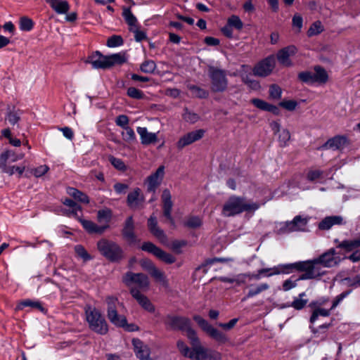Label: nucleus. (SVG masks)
Wrapping results in <instances>:
<instances>
[{
    "label": "nucleus",
    "mask_w": 360,
    "mask_h": 360,
    "mask_svg": "<svg viewBox=\"0 0 360 360\" xmlns=\"http://www.w3.org/2000/svg\"><path fill=\"white\" fill-rule=\"evenodd\" d=\"M165 323L170 329L184 332L189 340L192 346L191 348L182 340H179L176 342V347L184 357L192 360L221 359V353L202 345L196 331L191 326V321L188 318L168 315L165 319Z\"/></svg>",
    "instance_id": "1"
},
{
    "label": "nucleus",
    "mask_w": 360,
    "mask_h": 360,
    "mask_svg": "<svg viewBox=\"0 0 360 360\" xmlns=\"http://www.w3.org/2000/svg\"><path fill=\"white\" fill-rule=\"evenodd\" d=\"M341 261L335 249L330 248L313 259L298 262V271L304 272L300 279H318L326 273L323 268L336 266Z\"/></svg>",
    "instance_id": "2"
},
{
    "label": "nucleus",
    "mask_w": 360,
    "mask_h": 360,
    "mask_svg": "<svg viewBox=\"0 0 360 360\" xmlns=\"http://www.w3.org/2000/svg\"><path fill=\"white\" fill-rule=\"evenodd\" d=\"M259 207V205L257 203L233 195L229 197L224 204L221 213L224 217H230L243 212H254Z\"/></svg>",
    "instance_id": "3"
},
{
    "label": "nucleus",
    "mask_w": 360,
    "mask_h": 360,
    "mask_svg": "<svg viewBox=\"0 0 360 360\" xmlns=\"http://www.w3.org/2000/svg\"><path fill=\"white\" fill-rule=\"evenodd\" d=\"M87 62L95 69H107L123 64L126 62V58L122 53L103 56L99 51H96L88 58Z\"/></svg>",
    "instance_id": "4"
},
{
    "label": "nucleus",
    "mask_w": 360,
    "mask_h": 360,
    "mask_svg": "<svg viewBox=\"0 0 360 360\" xmlns=\"http://www.w3.org/2000/svg\"><path fill=\"white\" fill-rule=\"evenodd\" d=\"M86 319L89 326L93 331L104 335L108 330V324L101 314L95 307L87 306L85 309Z\"/></svg>",
    "instance_id": "5"
},
{
    "label": "nucleus",
    "mask_w": 360,
    "mask_h": 360,
    "mask_svg": "<svg viewBox=\"0 0 360 360\" xmlns=\"http://www.w3.org/2000/svg\"><path fill=\"white\" fill-rule=\"evenodd\" d=\"M97 248L101 254L110 262H119L124 257L122 248L113 241L101 239L98 242Z\"/></svg>",
    "instance_id": "6"
},
{
    "label": "nucleus",
    "mask_w": 360,
    "mask_h": 360,
    "mask_svg": "<svg viewBox=\"0 0 360 360\" xmlns=\"http://www.w3.org/2000/svg\"><path fill=\"white\" fill-rule=\"evenodd\" d=\"M193 320L198 323L202 331L219 344H224L229 341L228 337L224 333L214 328L201 316L195 315L193 316Z\"/></svg>",
    "instance_id": "7"
},
{
    "label": "nucleus",
    "mask_w": 360,
    "mask_h": 360,
    "mask_svg": "<svg viewBox=\"0 0 360 360\" xmlns=\"http://www.w3.org/2000/svg\"><path fill=\"white\" fill-rule=\"evenodd\" d=\"M208 75L212 82V90L215 92H221L226 89L228 81L224 70L208 67Z\"/></svg>",
    "instance_id": "8"
},
{
    "label": "nucleus",
    "mask_w": 360,
    "mask_h": 360,
    "mask_svg": "<svg viewBox=\"0 0 360 360\" xmlns=\"http://www.w3.org/2000/svg\"><path fill=\"white\" fill-rule=\"evenodd\" d=\"M308 221L309 217L297 215L292 221L281 223L278 231L281 234L295 231H305Z\"/></svg>",
    "instance_id": "9"
},
{
    "label": "nucleus",
    "mask_w": 360,
    "mask_h": 360,
    "mask_svg": "<svg viewBox=\"0 0 360 360\" xmlns=\"http://www.w3.org/2000/svg\"><path fill=\"white\" fill-rule=\"evenodd\" d=\"M298 262L286 264H278L271 268H264L258 271L257 274L255 275V279H259L261 276L270 277L274 275L290 274L294 269L298 271Z\"/></svg>",
    "instance_id": "10"
},
{
    "label": "nucleus",
    "mask_w": 360,
    "mask_h": 360,
    "mask_svg": "<svg viewBox=\"0 0 360 360\" xmlns=\"http://www.w3.org/2000/svg\"><path fill=\"white\" fill-rule=\"evenodd\" d=\"M108 305V318L114 325L119 327L127 326V319L124 316L117 314L116 306L118 304V300L115 297L109 296L106 298Z\"/></svg>",
    "instance_id": "11"
},
{
    "label": "nucleus",
    "mask_w": 360,
    "mask_h": 360,
    "mask_svg": "<svg viewBox=\"0 0 360 360\" xmlns=\"http://www.w3.org/2000/svg\"><path fill=\"white\" fill-rule=\"evenodd\" d=\"M122 281L130 289L134 288L132 286L134 284H136L141 290H146L149 287L148 276L141 273L127 272L122 277Z\"/></svg>",
    "instance_id": "12"
},
{
    "label": "nucleus",
    "mask_w": 360,
    "mask_h": 360,
    "mask_svg": "<svg viewBox=\"0 0 360 360\" xmlns=\"http://www.w3.org/2000/svg\"><path fill=\"white\" fill-rule=\"evenodd\" d=\"M141 250L153 254L167 264H172L175 262V257L173 255L165 252L150 242L144 243L141 246Z\"/></svg>",
    "instance_id": "13"
},
{
    "label": "nucleus",
    "mask_w": 360,
    "mask_h": 360,
    "mask_svg": "<svg viewBox=\"0 0 360 360\" xmlns=\"http://www.w3.org/2000/svg\"><path fill=\"white\" fill-rule=\"evenodd\" d=\"M276 65L274 56H269L259 62L253 68V73L255 76L266 77L270 75Z\"/></svg>",
    "instance_id": "14"
},
{
    "label": "nucleus",
    "mask_w": 360,
    "mask_h": 360,
    "mask_svg": "<svg viewBox=\"0 0 360 360\" xmlns=\"http://www.w3.org/2000/svg\"><path fill=\"white\" fill-rule=\"evenodd\" d=\"M205 133V131L204 129H200L186 134L178 141L176 143L177 148L182 149L186 146L201 139L204 136Z\"/></svg>",
    "instance_id": "15"
},
{
    "label": "nucleus",
    "mask_w": 360,
    "mask_h": 360,
    "mask_svg": "<svg viewBox=\"0 0 360 360\" xmlns=\"http://www.w3.org/2000/svg\"><path fill=\"white\" fill-rule=\"evenodd\" d=\"M297 51V48L293 45L286 46L279 50L276 54V58L279 63L285 67L292 66V63L290 57L295 55Z\"/></svg>",
    "instance_id": "16"
},
{
    "label": "nucleus",
    "mask_w": 360,
    "mask_h": 360,
    "mask_svg": "<svg viewBox=\"0 0 360 360\" xmlns=\"http://www.w3.org/2000/svg\"><path fill=\"white\" fill-rule=\"evenodd\" d=\"M162 201L163 203L164 215L169 221L172 225H174V219L172 217V210L173 202L172 200V195L168 189H165L162 194Z\"/></svg>",
    "instance_id": "17"
},
{
    "label": "nucleus",
    "mask_w": 360,
    "mask_h": 360,
    "mask_svg": "<svg viewBox=\"0 0 360 360\" xmlns=\"http://www.w3.org/2000/svg\"><path fill=\"white\" fill-rule=\"evenodd\" d=\"M122 235L129 244H135L139 241L134 233V224L132 217L127 219L122 229Z\"/></svg>",
    "instance_id": "18"
},
{
    "label": "nucleus",
    "mask_w": 360,
    "mask_h": 360,
    "mask_svg": "<svg viewBox=\"0 0 360 360\" xmlns=\"http://www.w3.org/2000/svg\"><path fill=\"white\" fill-rule=\"evenodd\" d=\"M131 296L138 302V303L146 311L149 312L155 311V307L151 303L150 300L142 294L139 290L135 288L130 289Z\"/></svg>",
    "instance_id": "19"
},
{
    "label": "nucleus",
    "mask_w": 360,
    "mask_h": 360,
    "mask_svg": "<svg viewBox=\"0 0 360 360\" xmlns=\"http://www.w3.org/2000/svg\"><path fill=\"white\" fill-rule=\"evenodd\" d=\"M165 175V167L160 166L156 172L149 176L147 179L148 190L154 191L161 184Z\"/></svg>",
    "instance_id": "20"
},
{
    "label": "nucleus",
    "mask_w": 360,
    "mask_h": 360,
    "mask_svg": "<svg viewBox=\"0 0 360 360\" xmlns=\"http://www.w3.org/2000/svg\"><path fill=\"white\" fill-rule=\"evenodd\" d=\"M132 344L136 356L140 360H146L150 358V349L139 339H133Z\"/></svg>",
    "instance_id": "21"
},
{
    "label": "nucleus",
    "mask_w": 360,
    "mask_h": 360,
    "mask_svg": "<svg viewBox=\"0 0 360 360\" xmlns=\"http://www.w3.org/2000/svg\"><path fill=\"white\" fill-rule=\"evenodd\" d=\"M325 304L324 301H319L316 302H312L310 304V307L313 309V312L310 318V322L314 323L319 316H328L330 315V309H326L321 307Z\"/></svg>",
    "instance_id": "22"
},
{
    "label": "nucleus",
    "mask_w": 360,
    "mask_h": 360,
    "mask_svg": "<svg viewBox=\"0 0 360 360\" xmlns=\"http://www.w3.org/2000/svg\"><path fill=\"white\" fill-rule=\"evenodd\" d=\"M24 157L23 153L16 154L13 150H6L3 152L0 155V168L7 166L8 162H14L19 160L22 159Z\"/></svg>",
    "instance_id": "23"
},
{
    "label": "nucleus",
    "mask_w": 360,
    "mask_h": 360,
    "mask_svg": "<svg viewBox=\"0 0 360 360\" xmlns=\"http://www.w3.org/2000/svg\"><path fill=\"white\" fill-rule=\"evenodd\" d=\"M137 133L140 136L141 143L143 145H148L158 141L157 134L149 132L146 127H137Z\"/></svg>",
    "instance_id": "24"
},
{
    "label": "nucleus",
    "mask_w": 360,
    "mask_h": 360,
    "mask_svg": "<svg viewBox=\"0 0 360 360\" xmlns=\"http://www.w3.org/2000/svg\"><path fill=\"white\" fill-rule=\"evenodd\" d=\"M46 1L58 14H65L70 9L69 4L65 0H46Z\"/></svg>",
    "instance_id": "25"
},
{
    "label": "nucleus",
    "mask_w": 360,
    "mask_h": 360,
    "mask_svg": "<svg viewBox=\"0 0 360 360\" xmlns=\"http://www.w3.org/2000/svg\"><path fill=\"white\" fill-rule=\"evenodd\" d=\"M343 219L340 216H330L324 218L319 225V228L321 230H328L333 225L342 224Z\"/></svg>",
    "instance_id": "26"
},
{
    "label": "nucleus",
    "mask_w": 360,
    "mask_h": 360,
    "mask_svg": "<svg viewBox=\"0 0 360 360\" xmlns=\"http://www.w3.org/2000/svg\"><path fill=\"white\" fill-rule=\"evenodd\" d=\"M83 227L90 233L101 234L106 230V226H99L94 222L85 219H79Z\"/></svg>",
    "instance_id": "27"
},
{
    "label": "nucleus",
    "mask_w": 360,
    "mask_h": 360,
    "mask_svg": "<svg viewBox=\"0 0 360 360\" xmlns=\"http://www.w3.org/2000/svg\"><path fill=\"white\" fill-rule=\"evenodd\" d=\"M347 143V139L343 136H335L329 139L323 146L328 149L338 150L342 148Z\"/></svg>",
    "instance_id": "28"
},
{
    "label": "nucleus",
    "mask_w": 360,
    "mask_h": 360,
    "mask_svg": "<svg viewBox=\"0 0 360 360\" xmlns=\"http://www.w3.org/2000/svg\"><path fill=\"white\" fill-rule=\"evenodd\" d=\"M148 229L150 232L160 240H163L165 238L164 232L158 227L156 217L150 216L148 221Z\"/></svg>",
    "instance_id": "29"
},
{
    "label": "nucleus",
    "mask_w": 360,
    "mask_h": 360,
    "mask_svg": "<svg viewBox=\"0 0 360 360\" xmlns=\"http://www.w3.org/2000/svg\"><path fill=\"white\" fill-rule=\"evenodd\" d=\"M143 197L140 194V189L136 188L129 193L127 196V203L129 206L133 208L137 207L143 201Z\"/></svg>",
    "instance_id": "30"
},
{
    "label": "nucleus",
    "mask_w": 360,
    "mask_h": 360,
    "mask_svg": "<svg viewBox=\"0 0 360 360\" xmlns=\"http://www.w3.org/2000/svg\"><path fill=\"white\" fill-rule=\"evenodd\" d=\"M269 288V285L266 283H262L258 285H251L250 286L249 290L247 293L246 297L244 298H250L253 297L263 291L267 290Z\"/></svg>",
    "instance_id": "31"
},
{
    "label": "nucleus",
    "mask_w": 360,
    "mask_h": 360,
    "mask_svg": "<svg viewBox=\"0 0 360 360\" xmlns=\"http://www.w3.org/2000/svg\"><path fill=\"white\" fill-rule=\"evenodd\" d=\"M112 213L109 209H104L99 210L97 214L98 221L100 223L99 226H106V229L109 227V222L111 219Z\"/></svg>",
    "instance_id": "32"
},
{
    "label": "nucleus",
    "mask_w": 360,
    "mask_h": 360,
    "mask_svg": "<svg viewBox=\"0 0 360 360\" xmlns=\"http://www.w3.org/2000/svg\"><path fill=\"white\" fill-rule=\"evenodd\" d=\"M314 82L324 84L327 82L328 76L326 71L321 67H316L313 72Z\"/></svg>",
    "instance_id": "33"
},
{
    "label": "nucleus",
    "mask_w": 360,
    "mask_h": 360,
    "mask_svg": "<svg viewBox=\"0 0 360 360\" xmlns=\"http://www.w3.org/2000/svg\"><path fill=\"white\" fill-rule=\"evenodd\" d=\"M324 31V26L320 20L314 22L307 30V36L311 37L320 34Z\"/></svg>",
    "instance_id": "34"
},
{
    "label": "nucleus",
    "mask_w": 360,
    "mask_h": 360,
    "mask_svg": "<svg viewBox=\"0 0 360 360\" xmlns=\"http://www.w3.org/2000/svg\"><path fill=\"white\" fill-rule=\"evenodd\" d=\"M68 193L80 202L87 204L89 202L88 196L76 188H68Z\"/></svg>",
    "instance_id": "35"
},
{
    "label": "nucleus",
    "mask_w": 360,
    "mask_h": 360,
    "mask_svg": "<svg viewBox=\"0 0 360 360\" xmlns=\"http://www.w3.org/2000/svg\"><path fill=\"white\" fill-rule=\"evenodd\" d=\"M123 16L124 17L127 23L129 26L130 31L139 27L136 17L132 14L129 8L124 9Z\"/></svg>",
    "instance_id": "36"
},
{
    "label": "nucleus",
    "mask_w": 360,
    "mask_h": 360,
    "mask_svg": "<svg viewBox=\"0 0 360 360\" xmlns=\"http://www.w3.org/2000/svg\"><path fill=\"white\" fill-rule=\"evenodd\" d=\"M149 274L162 285L165 287L168 285V281L165 274L158 269L156 266L155 268L153 269V270Z\"/></svg>",
    "instance_id": "37"
},
{
    "label": "nucleus",
    "mask_w": 360,
    "mask_h": 360,
    "mask_svg": "<svg viewBox=\"0 0 360 360\" xmlns=\"http://www.w3.org/2000/svg\"><path fill=\"white\" fill-rule=\"evenodd\" d=\"M33 27L34 22L31 18L27 16H22L20 18L19 28L20 29V30L29 32L32 30Z\"/></svg>",
    "instance_id": "38"
},
{
    "label": "nucleus",
    "mask_w": 360,
    "mask_h": 360,
    "mask_svg": "<svg viewBox=\"0 0 360 360\" xmlns=\"http://www.w3.org/2000/svg\"><path fill=\"white\" fill-rule=\"evenodd\" d=\"M360 247L359 241L356 239L351 240H343L339 243L338 248L345 249L347 252L352 251L355 248Z\"/></svg>",
    "instance_id": "39"
},
{
    "label": "nucleus",
    "mask_w": 360,
    "mask_h": 360,
    "mask_svg": "<svg viewBox=\"0 0 360 360\" xmlns=\"http://www.w3.org/2000/svg\"><path fill=\"white\" fill-rule=\"evenodd\" d=\"M22 112L20 110H15L13 108L6 114V120L11 124L15 125L19 121Z\"/></svg>",
    "instance_id": "40"
},
{
    "label": "nucleus",
    "mask_w": 360,
    "mask_h": 360,
    "mask_svg": "<svg viewBox=\"0 0 360 360\" xmlns=\"http://www.w3.org/2000/svg\"><path fill=\"white\" fill-rule=\"evenodd\" d=\"M202 220L198 217L191 216L186 218L184 222V225L191 229H196L201 226Z\"/></svg>",
    "instance_id": "41"
},
{
    "label": "nucleus",
    "mask_w": 360,
    "mask_h": 360,
    "mask_svg": "<svg viewBox=\"0 0 360 360\" xmlns=\"http://www.w3.org/2000/svg\"><path fill=\"white\" fill-rule=\"evenodd\" d=\"M188 88L191 91L193 96L204 98L208 96V93L207 91L195 85L190 84L188 86Z\"/></svg>",
    "instance_id": "42"
},
{
    "label": "nucleus",
    "mask_w": 360,
    "mask_h": 360,
    "mask_svg": "<svg viewBox=\"0 0 360 360\" xmlns=\"http://www.w3.org/2000/svg\"><path fill=\"white\" fill-rule=\"evenodd\" d=\"M247 278H249V280L255 278V274H240L233 277V283H235L237 285L246 283Z\"/></svg>",
    "instance_id": "43"
},
{
    "label": "nucleus",
    "mask_w": 360,
    "mask_h": 360,
    "mask_svg": "<svg viewBox=\"0 0 360 360\" xmlns=\"http://www.w3.org/2000/svg\"><path fill=\"white\" fill-rule=\"evenodd\" d=\"M227 24H229L231 27L236 29L237 30H240L243 27V22L238 15H233L229 18Z\"/></svg>",
    "instance_id": "44"
},
{
    "label": "nucleus",
    "mask_w": 360,
    "mask_h": 360,
    "mask_svg": "<svg viewBox=\"0 0 360 360\" xmlns=\"http://www.w3.org/2000/svg\"><path fill=\"white\" fill-rule=\"evenodd\" d=\"M25 307H32L34 308L39 309L40 310L43 309V307H41V304L39 302H34L30 300H25L18 304V306L16 307V310H21Z\"/></svg>",
    "instance_id": "45"
},
{
    "label": "nucleus",
    "mask_w": 360,
    "mask_h": 360,
    "mask_svg": "<svg viewBox=\"0 0 360 360\" xmlns=\"http://www.w3.org/2000/svg\"><path fill=\"white\" fill-rule=\"evenodd\" d=\"M1 171L9 175H13L14 173H18L19 176H21L25 171V167H16V166H5L4 167L0 168Z\"/></svg>",
    "instance_id": "46"
},
{
    "label": "nucleus",
    "mask_w": 360,
    "mask_h": 360,
    "mask_svg": "<svg viewBox=\"0 0 360 360\" xmlns=\"http://www.w3.org/2000/svg\"><path fill=\"white\" fill-rule=\"evenodd\" d=\"M156 68V64L153 60L144 61L140 67L141 70L145 73H153Z\"/></svg>",
    "instance_id": "47"
},
{
    "label": "nucleus",
    "mask_w": 360,
    "mask_h": 360,
    "mask_svg": "<svg viewBox=\"0 0 360 360\" xmlns=\"http://www.w3.org/2000/svg\"><path fill=\"white\" fill-rule=\"evenodd\" d=\"M123 129L124 130L122 132V136L124 141L127 142H131L136 139L135 133L131 127H127Z\"/></svg>",
    "instance_id": "48"
},
{
    "label": "nucleus",
    "mask_w": 360,
    "mask_h": 360,
    "mask_svg": "<svg viewBox=\"0 0 360 360\" xmlns=\"http://www.w3.org/2000/svg\"><path fill=\"white\" fill-rule=\"evenodd\" d=\"M75 251L84 261H87L91 259V256L88 254L84 248L80 245L75 247Z\"/></svg>",
    "instance_id": "49"
},
{
    "label": "nucleus",
    "mask_w": 360,
    "mask_h": 360,
    "mask_svg": "<svg viewBox=\"0 0 360 360\" xmlns=\"http://www.w3.org/2000/svg\"><path fill=\"white\" fill-rule=\"evenodd\" d=\"M290 139V134L288 129H282L279 131L278 140L281 146H286Z\"/></svg>",
    "instance_id": "50"
},
{
    "label": "nucleus",
    "mask_w": 360,
    "mask_h": 360,
    "mask_svg": "<svg viewBox=\"0 0 360 360\" xmlns=\"http://www.w3.org/2000/svg\"><path fill=\"white\" fill-rule=\"evenodd\" d=\"M123 40L121 37L114 35L110 37L107 41V46L109 47H116L122 45Z\"/></svg>",
    "instance_id": "51"
},
{
    "label": "nucleus",
    "mask_w": 360,
    "mask_h": 360,
    "mask_svg": "<svg viewBox=\"0 0 360 360\" xmlns=\"http://www.w3.org/2000/svg\"><path fill=\"white\" fill-rule=\"evenodd\" d=\"M127 95L129 97L136 99H141L144 97L143 92L135 87H129L127 89Z\"/></svg>",
    "instance_id": "52"
},
{
    "label": "nucleus",
    "mask_w": 360,
    "mask_h": 360,
    "mask_svg": "<svg viewBox=\"0 0 360 360\" xmlns=\"http://www.w3.org/2000/svg\"><path fill=\"white\" fill-rule=\"evenodd\" d=\"M49 167L47 165H44L32 169L31 172L35 177L38 178L44 175L49 171Z\"/></svg>",
    "instance_id": "53"
},
{
    "label": "nucleus",
    "mask_w": 360,
    "mask_h": 360,
    "mask_svg": "<svg viewBox=\"0 0 360 360\" xmlns=\"http://www.w3.org/2000/svg\"><path fill=\"white\" fill-rule=\"evenodd\" d=\"M252 103L254 104L255 106H256L257 108L262 110H267L269 107V103L267 102L262 101L259 98H255L252 100Z\"/></svg>",
    "instance_id": "54"
},
{
    "label": "nucleus",
    "mask_w": 360,
    "mask_h": 360,
    "mask_svg": "<svg viewBox=\"0 0 360 360\" xmlns=\"http://www.w3.org/2000/svg\"><path fill=\"white\" fill-rule=\"evenodd\" d=\"M280 105L288 110L292 111L296 108L297 103L292 100L283 101L280 103Z\"/></svg>",
    "instance_id": "55"
},
{
    "label": "nucleus",
    "mask_w": 360,
    "mask_h": 360,
    "mask_svg": "<svg viewBox=\"0 0 360 360\" xmlns=\"http://www.w3.org/2000/svg\"><path fill=\"white\" fill-rule=\"evenodd\" d=\"M307 302V300L295 298L292 302L291 306L297 310H300L304 307Z\"/></svg>",
    "instance_id": "56"
},
{
    "label": "nucleus",
    "mask_w": 360,
    "mask_h": 360,
    "mask_svg": "<svg viewBox=\"0 0 360 360\" xmlns=\"http://www.w3.org/2000/svg\"><path fill=\"white\" fill-rule=\"evenodd\" d=\"M115 123L117 126L122 127L123 129L128 127L129 118L127 115H119L116 120Z\"/></svg>",
    "instance_id": "57"
},
{
    "label": "nucleus",
    "mask_w": 360,
    "mask_h": 360,
    "mask_svg": "<svg viewBox=\"0 0 360 360\" xmlns=\"http://www.w3.org/2000/svg\"><path fill=\"white\" fill-rule=\"evenodd\" d=\"M313 72H303L299 74V78L308 83H314Z\"/></svg>",
    "instance_id": "58"
},
{
    "label": "nucleus",
    "mask_w": 360,
    "mask_h": 360,
    "mask_svg": "<svg viewBox=\"0 0 360 360\" xmlns=\"http://www.w3.org/2000/svg\"><path fill=\"white\" fill-rule=\"evenodd\" d=\"M184 119L187 122L194 123L198 120L199 117L196 113L186 110L184 114Z\"/></svg>",
    "instance_id": "59"
},
{
    "label": "nucleus",
    "mask_w": 360,
    "mask_h": 360,
    "mask_svg": "<svg viewBox=\"0 0 360 360\" xmlns=\"http://www.w3.org/2000/svg\"><path fill=\"white\" fill-rule=\"evenodd\" d=\"M64 205L70 207V208L72 209V214H77V212L78 210H81V207L79 205H78L76 202H75L72 200L71 199H66L64 202H63Z\"/></svg>",
    "instance_id": "60"
},
{
    "label": "nucleus",
    "mask_w": 360,
    "mask_h": 360,
    "mask_svg": "<svg viewBox=\"0 0 360 360\" xmlns=\"http://www.w3.org/2000/svg\"><path fill=\"white\" fill-rule=\"evenodd\" d=\"M321 175L322 172L320 170H311L307 173V177L309 181H314L320 179Z\"/></svg>",
    "instance_id": "61"
},
{
    "label": "nucleus",
    "mask_w": 360,
    "mask_h": 360,
    "mask_svg": "<svg viewBox=\"0 0 360 360\" xmlns=\"http://www.w3.org/2000/svg\"><path fill=\"white\" fill-rule=\"evenodd\" d=\"M292 22V26L297 27L298 29V31H300V30L302 27L303 19L300 14L294 15Z\"/></svg>",
    "instance_id": "62"
},
{
    "label": "nucleus",
    "mask_w": 360,
    "mask_h": 360,
    "mask_svg": "<svg viewBox=\"0 0 360 360\" xmlns=\"http://www.w3.org/2000/svg\"><path fill=\"white\" fill-rule=\"evenodd\" d=\"M134 34L135 39L137 41H141L146 38V34L144 31L140 30L139 27L131 30Z\"/></svg>",
    "instance_id": "63"
},
{
    "label": "nucleus",
    "mask_w": 360,
    "mask_h": 360,
    "mask_svg": "<svg viewBox=\"0 0 360 360\" xmlns=\"http://www.w3.org/2000/svg\"><path fill=\"white\" fill-rule=\"evenodd\" d=\"M270 96L274 98H279L281 96V89L276 85H272L269 89Z\"/></svg>",
    "instance_id": "64"
}]
</instances>
